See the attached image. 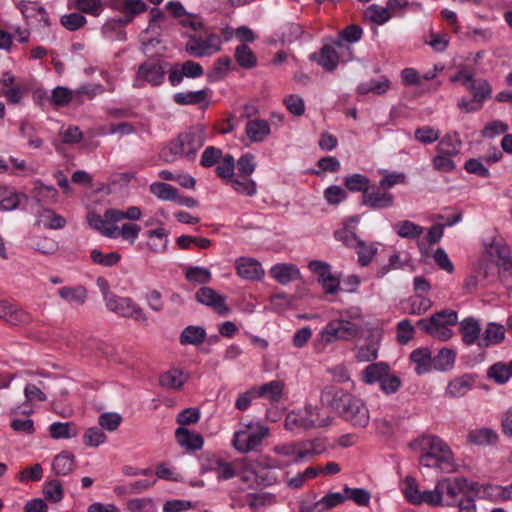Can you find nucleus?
I'll list each match as a JSON object with an SVG mask.
<instances>
[{
	"instance_id": "1",
	"label": "nucleus",
	"mask_w": 512,
	"mask_h": 512,
	"mask_svg": "<svg viewBox=\"0 0 512 512\" xmlns=\"http://www.w3.org/2000/svg\"><path fill=\"white\" fill-rule=\"evenodd\" d=\"M320 402L355 428H366L369 425L370 414L365 402L341 387L324 386Z\"/></svg>"
},
{
	"instance_id": "2",
	"label": "nucleus",
	"mask_w": 512,
	"mask_h": 512,
	"mask_svg": "<svg viewBox=\"0 0 512 512\" xmlns=\"http://www.w3.org/2000/svg\"><path fill=\"white\" fill-rule=\"evenodd\" d=\"M205 139L206 129L204 125L190 126L186 131L179 133L176 139L170 141L162 149L160 158L166 163L173 162L176 156L193 161L198 150L204 145Z\"/></svg>"
},
{
	"instance_id": "3",
	"label": "nucleus",
	"mask_w": 512,
	"mask_h": 512,
	"mask_svg": "<svg viewBox=\"0 0 512 512\" xmlns=\"http://www.w3.org/2000/svg\"><path fill=\"white\" fill-rule=\"evenodd\" d=\"M343 185L346 192L362 193L361 205L373 210L388 209L394 205L395 197L390 192H380L374 189L370 179L361 173L344 177Z\"/></svg>"
},
{
	"instance_id": "4",
	"label": "nucleus",
	"mask_w": 512,
	"mask_h": 512,
	"mask_svg": "<svg viewBox=\"0 0 512 512\" xmlns=\"http://www.w3.org/2000/svg\"><path fill=\"white\" fill-rule=\"evenodd\" d=\"M457 322V312L450 309H444L440 312L434 313L429 318H422L418 320L416 326L433 338L447 341L453 334L449 326H453L457 324Z\"/></svg>"
},
{
	"instance_id": "5",
	"label": "nucleus",
	"mask_w": 512,
	"mask_h": 512,
	"mask_svg": "<svg viewBox=\"0 0 512 512\" xmlns=\"http://www.w3.org/2000/svg\"><path fill=\"white\" fill-rule=\"evenodd\" d=\"M107 8L122 14L121 17L109 19L105 29L116 30L133 22L136 16L145 12L148 5L143 0H106Z\"/></svg>"
},
{
	"instance_id": "6",
	"label": "nucleus",
	"mask_w": 512,
	"mask_h": 512,
	"mask_svg": "<svg viewBox=\"0 0 512 512\" xmlns=\"http://www.w3.org/2000/svg\"><path fill=\"white\" fill-rule=\"evenodd\" d=\"M107 308L121 317L133 318L140 324L147 326L148 318L142 309L128 297H120L112 290H103Z\"/></svg>"
},
{
	"instance_id": "7",
	"label": "nucleus",
	"mask_w": 512,
	"mask_h": 512,
	"mask_svg": "<svg viewBox=\"0 0 512 512\" xmlns=\"http://www.w3.org/2000/svg\"><path fill=\"white\" fill-rule=\"evenodd\" d=\"M491 257L497 258L498 278L504 288H512V257L510 248L502 241H493L486 247Z\"/></svg>"
},
{
	"instance_id": "8",
	"label": "nucleus",
	"mask_w": 512,
	"mask_h": 512,
	"mask_svg": "<svg viewBox=\"0 0 512 512\" xmlns=\"http://www.w3.org/2000/svg\"><path fill=\"white\" fill-rule=\"evenodd\" d=\"M361 326L355 322L344 319L330 321L321 331V339L326 343L337 340H352L360 336Z\"/></svg>"
},
{
	"instance_id": "9",
	"label": "nucleus",
	"mask_w": 512,
	"mask_h": 512,
	"mask_svg": "<svg viewBox=\"0 0 512 512\" xmlns=\"http://www.w3.org/2000/svg\"><path fill=\"white\" fill-rule=\"evenodd\" d=\"M345 53H338L334 49L333 45H323L318 52H314L309 55V59L312 62L317 63L326 72H334L340 62H347L354 58L353 50L349 47H345Z\"/></svg>"
},
{
	"instance_id": "10",
	"label": "nucleus",
	"mask_w": 512,
	"mask_h": 512,
	"mask_svg": "<svg viewBox=\"0 0 512 512\" xmlns=\"http://www.w3.org/2000/svg\"><path fill=\"white\" fill-rule=\"evenodd\" d=\"M410 447L415 450L427 451L445 464H450L453 460L449 446L435 435H422L412 441Z\"/></svg>"
},
{
	"instance_id": "11",
	"label": "nucleus",
	"mask_w": 512,
	"mask_h": 512,
	"mask_svg": "<svg viewBox=\"0 0 512 512\" xmlns=\"http://www.w3.org/2000/svg\"><path fill=\"white\" fill-rule=\"evenodd\" d=\"M169 63L159 59L150 58L138 66L137 79L149 83L151 86H160L164 83L166 75V66Z\"/></svg>"
},
{
	"instance_id": "12",
	"label": "nucleus",
	"mask_w": 512,
	"mask_h": 512,
	"mask_svg": "<svg viewBox=\"0 0 512 512\" xmlns=\"http://www.w3.org/2000/svg\"><path fill=\"white\" fill-rule=\"evenodd\" d=\"M204 74L202 65L193 60H187L183 63H175L168 71V79L171 86H178L184 79L198 78Z\"/></svg>"
},
{
	"instance_id": "13",
	"label": "nucleus",
	"mask_w": 512,
	"mask_h": 512,
	"mask_svg": "<svg viewBox=\"0 0 512 512\" xmlns=\"http://www.w3.org/2000/svg\"><path fill=\"white\" fill-rule=\"evenodd\" d=\"M308 268L317 276L318 283L322 288H340V275L332 274L331 267L327 262L311 260L308 264Z\"/></svg>"
},
{
	"instance_id": "14",
	"label": "nucleus",
	"mask_w": 512,
	"mask_h": 512,
	"mask_svg": "<svg viewBox=\"0 0 512 512\" xmlns=\"http://www.w3.org/2000/svg\"><path fill=\"white\" fill-rule=\"evenodd\" d=\"M465 485V477L444 478L438 481V488L441 492V500L443 501V496L446 495L448 498L446 505L455 506L458 501V495L463 494L465 490Z\"/></svg>"
},
{
	"instance_id": "15",
	"label": "nucleus",
	"mask_w": 512,
	"mask_h": 512,
	"mask_svg": "<svg viewBox=\"0 0 512 512\" xmlns=\"http://www.w3.org/2000/svg\"><path fill=\"white\" fill-rule=\"evenodd\" d=\"M269 274L280 285L302 279L298 266L293 263H277L270 268Z\"/></svg>"
},
{
	"instance_id": "16",
	"label": "nucleus",
	"mask_w": 512,
	"mask_h": 512,
	"mask_svg": "<svg viewBox=\"0 0 512 512\" xmlns=\"http://www.w3.org/2000/svg\"><path fill=\"white\" fill-rule=\"evenodd\" d=\"M237 274L247 280H261L265 274L259 261L254 258L240 257L236 260Z\"/></svg>"
},
{
	"instance_id": "17",
	"label": "nucleus",
	"mask_w": 512,
	"mask_h": 512,
	"mask_svg": "<svg viewBox=\"0 0 512 512\" xmlns=\"http://www.w3.org/2000/svg\"><path fill=\"white\" fill-rule=\"evenodd\" d=\"M195 298L199 303L211 307L220 315H226L229 312L226 298L216 293V290H197Z\"/></svg>"
},
{
	"instance_id": "18",
	"label": "nucleus",
	"mask_w": 512,
	"mask_h": 512,
	"mask_svg": "<svg viewBox=\"0 0 512 512\" xmlns=\"http://www.w3.org/2000/svg\"><path fill=\"white\" fill-rule=\"evenodd\" d=\"M325 451L326 444L323 439L315 438L309 441H304L298 444L295 461L299 462L304 459H310L316 455L324 453Z\"/></svg>"
},
{
	"instance_id": "19",
	"label": "nucleus",
	"mask_w": 512,
	"mask_h": 512,
	"mask_svg": "<svg viewBox=\"0 0 512 512\" xmlns=\"http://www.w3.org/2000/svg\"><path fill=\"white\" fill-rule=\"evenodd\" d=\"M175 438L180 446L190 451L200 450L204 444V439L201 434L190 432L185 427L176 429Z\"/></svg>"
},
{
	"instance_id": "20",
	"label": "nucleus",
	"mask_w": 512,
	"mask_h": 512,
	"mask_svg": "<svg viewBox=\"0 0 512 512\" xmlns=\"http://www.w3.org/2000/svg\"><path fill=\"white\" fill-rule=\"evenodd\" d=\"M0 318L12 325H18L26 322L28 315L16 304L2 300L0 301Z\"/></svg>"
},
{
	"instance_id": "21",
	"label": "nucleus",
	"mask_w": 512,
	"mask_h": 512,
	"mask_svg": "<svg viewBox=\"0 0 512 512\" xmlns=\"http://www.w3.org/2000/svg\"><path fill=\"white\" fill-rule=\"evenodd\" d=\"M409 359L415 364V372L418 375L429 372L433 365V357L431 351L427 347H420L413 350Z\"/></svg>"
},
{
	"instance_id": "22",
	"label": "nucleus",
	"mask_w": 512,
	"mask_h": 512,
	"mask_svg": "<svg viewBox=\"0 0 512 512\" xmlns=\"http://www.w3.org/2000/svg\"><path fill=\"white\" fill-rule=\"evenodd\" d=\"M505 338V328L501 324L490 322L477 343L480 348L500 344Z\"/></svg>"
},
{
	"instance_id": "23",
	"label": "nucleus",
	"mask_w": 512,
	"mask_h": 512,
	"mask_svg": "<svg viewBox=\"0 0 512 512\" xmlns=\"http://www.w3.org/2000/svg\"><path fill=\"white\" fill-rule=\"evenodd\" d=\"M475 374H464L460 377H457L449 382L447 386V394L451 397H462L471 390L475 379Z\"/></svg>"
},
{
	"instance_id": "24",
	"label": "nucleus",
	"mask_w": 512,
	"mask_h": 512,
	"mask_svg": "<svg viewBox=\"0 0 512 512\" xmlns=\"http://www.w3.org/2000/svg\"><path fill=\"white\" fill-rule=\"evenodd\" d=\"M253 388L257 397L265 398L271 403H277L282 398L284 383L279 380H273Z\"/></svg>"
},
{
	"instance_id": "25",
	"label": "nucleus",
	"mask_w": 512,
	"mask_h": 512,
	"mask_svg": "<svg viewBox=\"0 0 512 512\" xmlns=\"http://www.w3.org/2000/svg\"><path fill=\"white\" fill-rule=\"evenodd\" d=\"M401 305L404 312L411 315H421L431 307L432 302L422 294H415L402 301Z\"/></svg>"
},
{
	"instance_id": "26",
	"label": "nucleus",
	"mask_w": 512,
	"mask_h": 512,
	"mask_svg": "<svg viewBox=\"0 0 512 512\" xmlns=\"http://www.w3.org/2000/svg\"><path fill=\"white\" fill-rule=\"evenodd\" d=\"M390 366L386 362H376L369 364L362 372V380L366 384H374L384 379L389 374Z\"/></svg>"
},
{
	"instance_id": "27",
	"label": "nucleus",
	"mask_w": 512,
	"mask_h": 512,
	"mask_svg": "<svg viewBox=\"0 0 512 512\" xmlns=\"http://www.w3.org/2000/svg\"><path fill=\"white\" fill-rule=\"evenodd\" d=\"M460 333L462 335V340L466 345H472L479 342L481 327L479 322L473 317L465 318L460 322L459 327Z\"/></svg>"
},
{
	"instance_id": "28",
	"label": "nucleus",
	"mask_w": 512,
	"mask_h": 512,
	"mask_svg": "<svg viewBox=\"0 0 512 512\" xmlns=\"http://www.w3.org/2000/svg\"><path fill=\"white\" fill-rule=\"evenodd\" d=\"M35 225H43L47 229H61L65 227L66 219L60 214H57L53 209L43 208L38 213V219Z\"/></svg>"
},
{
	"instance_id": "29",
	"label": "nucleus",
	"mask_w": 512,
	"mask_h": 512,
	"mask_svg": "<svg viewBox=\"0 0 512 512\" xmlns=\"http://www.w3.org/2000/svg\"><path fill=\"white\" fill-rule=\"evenodd\" d=\"M245 132L252 142H262L270 134V126L266 120H250L246 124Z\"/></svg>"
},
{
	"instance_id": "30",
	"label": "nucleus",
	"mask_w": 512,
	"mask_h": 512,
	"mask_svg": "<svg viewBox=\"0 0 512 512\" xmlns=\"http://www.w3.org/2000/svg\"><path fill=\"white\" fill-rule=\"evenodd\" d=\"M106 6V0H72L69 8L76 11L98 17L103 12Z\"/></svg>"
},
{
	"instance_id": "31",
	"label": "nucleus",
	"mask_w": 512,
	"mask_h": 512,
	"mask_svg": "<svg viewBox=\"0 0 512 512\" xmlns=\"http://www.w3.org/2000/svg\"><path fill=\"white\" fill-rule=\"evenodd\" d=\"M52 468L58 476L68 475L75 468V456L68 451H62L54 458Z\"/></svg>"
},
{
	"instance_id": "32",
	"label": "nucleus",
	"mask_w": 512,
	"mask_h": 512,
	"mask_svg": "<svg viewBox=\"0 0 512 512\" xmlns=\"http://www.w3.org/2000/svg\"><path fill=\"white\" fill-rule=\"evenodd\" d=\"M487 377L497 384H505L512 377V360L508 363L497 362L491 365L487 371Z\"/></svg>"
},
{
	"instance_id": "33",
	"label": "nucleus",
	"mask_w": 512,
	"mask_h": 512,
	"mask_svg": "<svg viewBox=\"0 0 512 512\" xmlns=\"http://www.w3.org/2000/svg\"><path fill=\"white\" fill-rule=\"evenodd\" d=\"M467 90L473 97V102L481 104L485 99L491 98L492 86L486 79H477L475 82L470 83Z\"/></svg>"
},
{
	"instance_id": "34",
	"label": "nucleus",
	"mask_w": 512,
	"mask_h": 512,
	"mask_svg": "<svg viewBox=\"0 0 512 512\" xmlns=\"http://www.w3.org/2000/svg\"><path fill=\"white\" fill-rule=\"evenodd\" d=\"M209 45L204 42L200 35H189L188 41L185 44V52L195 58H202L209 55Z\"/></svg>"
},
{
	"instance_id": "35",
	"label": "nucleus",
	"mask_w": 512,
	"mask_h": 512,
	"mask_svg": "<svg viewBox=\"0 0 512 512\" xmlns=\"http://www.w3.org/2000/svg\"><path fill=\"white\" fill-rule=\"evenodd\" d=\"M205 338L206 331L203 327L189 325L182 331L179 341L182 345H199Z\"/></svg>"
},
{
	"instance_id": "36",
	"label": "nucleus",
	"mask_w": 512,
	"mask_h": 512,
	"mask_svg": "<svg viewBox=\"0 0 512 512\" xmlns=\"http://www.w3.org/2000/svg\"><path fill=\"white\" fill-rule=\"evenodd\" d=\"M234 58L237 64L244 69H252L257 65V57L247 44L236 47Z\"/></svg>"
},
{
	"instance_id": "37",
	"label": "nucleus",
	"mask_w": 512,
	"mask_h": 512,
	"mask_svg": "<svg viewBox=\"0 0 512 512\" xmlns=\"http://www.w3.org/2000/svg\"><path fill=\"white\" fill-rule=\"evenodd\" d=\"M210 90L208 88L187 93L179 92L174 94L173 100L178 105H195L204 102Z\"/></svg>"
},
{
	"instance_id": "38",
	"label": "nucleus",
	"mask_w": 512,
	"mask_h": 512,
	"mask_svg": "<svg viewBox=\"0 0 512 512\" xmlns=\"http://www.w3.org/2000/svg\"><path fill=\"white\" fill-rule=\"evenodd\" d=\"M231 58L229 56H223L214 62L213 68L207 73L208 82H219L223 80L228 72L231 70Z\"/></svg>"
},
{
	"instance_id": "39",
	"label": "nucleus",
	"mask_w": 512,
	"mask_h": 512,
	"mask_svg": "<svg viewBox=\"0 0 512 512\" xmlns=\"http://www.w3.org/2000/svg\"><path fill=\"white\" fill-rule=\"evenodd\" d=\"M379 347V341L371 336L365 345L358 348L355 357L359 362H372L378 357Z\"/></svg>"
},
{
	"instance_id": "40",
	"label": "nucleus",
	"mask_w": 512,
	"mask_h": 512,
	"mask_svg": "<svg viewBox=\"0 0 512 512\" xmlns=\"http://www.w3.org/2000/svg\"><path fill=\"white\" fill-rule=\"evenodd\" d=\"M498 440L497 433L491 428L472 430L468 434V441L476 445H491Z\"/></svg>"
},
{
	"instance_id": "41",
	"label": "nucleus",
	"mask_w": 512,
	"mask_h": 512,
	"mask_svg": "<svg viewBox=\"0 0 512 512\" xmlns=\"http://www.w3.org/2000/svg\"><path fill=\"white\" fill-rule=\"evenodd\" d=\"M185 382L183 372L178 369H170L159 377V384L164 388L180 389Z\"/></svg>"
},
{
	"instance_id": "42",
	"label": "nucleus",
	"mask_w": 512,
	"mask_h": 512,
	"mask_svg": "<svg viewBox=\"0 0 512 512\" xmlns=\"http://www.w3.org/2000/svg\"><path fill=\"white\" fill-rule=\"evenodd\" d=\"M358 255V263L360 266H368L375 255L377 254L378 248L375 243L367 244L365 241L359 239L357 246L354 247Z\"/></svg>"
},
{
	"instance_id": "43",
	"label": "nucleus",
	"mask_w": 512,
	"mask_h": 512,
	"mask_svg": "<svg viewBox=\"0 0 512 512\" xmlns=\"http://www.w3.org/2000/svg\"><path fill=\"white\" fill-rule=\"evenodd\" d=\"M53 439H69L77 436L76 426L72 422H54L49 427Z\"/></svg>"
},
{
	"instance_id": "44",
	"label": "nucleus",
	"mask_w": 512,
	"mask_h": 512,
	"mask_svg": "<svg viewBox=\"0 0 512 512\" xmlns=\"http://www.w3.org/2000/svg\"><path fill=\"white\" fill-rule=\"evenodd\" d=\"M397 234L401 238L405 239H416L421 236L424 229L422 226L415 224L410 220H403L396 224L395 226Z\"/></svg>"
},
{
	"instance_id": "45",
	"label": "nucleus",
	"mask_w": 512,
	"mask_h": 512,
	"mask_svg": "<svg viewBox=\"0 0 512 512\" xmlns=\"http://www.w3.org/2000/svg\"><path fill=\"white\" fill-rule=\"evenodd\" d=\"M150 192L161 200L174 201L178 197V189L164 182H154L150 185Z\"/></svg>"
},
{
	"instance_id": "46",
	"label": "nucleus",
	"mask_w": 512,
	"mask_h": 512,
	"mask_svg": "<svg viewBox=\"0 0 512 512\" xmlns=\"http://www.w3.org/2000/svg\"><path fill=\"white\" fill-rule=\"evenodd\" d=\"M365 19L372 23L383 25L391 18V13L388 8L379 6L377 4H371L364 13Z\"/></svg>"
},
{
	"instance_id": "47",
	"label": "nucleus",
	"mask_w": 512,
	"mask_h": 512,
	"mask_svg": "<svg viewBox=\"0 0 512 512\" xmlns=\"http://www.w3.org/2000/svg\"><path fill=\"white\" fill-rule=\"evenodd\" d=\"M459 152L458 149L454 147L452 150H446L444 152H440V154L436 155L433 158V165L435 169L442 172H450L455 169V163L451 159L452 156L457 155Z\"/></svg>"
},
{
	"instance_id": "48",
	"label": "nucleus",
	"mask_w": 512,
	"mask_h": 512,
	"mask_svg": "<svg viewBox=\"0 0 512 512\" xmlns=\"http://www.w3.org/2000/svg\"><path fill=\"white\" fill-rule=\"evenodd\" d=\"M185 278L193 284L206 285L211 281V273L207 268L191 266L186 268Z\"/></svg>"
},
{
	"instance_id": "49",
	"label": "nucleus",
	"mask_w": 512,
	"mask_h": 512,
	"mask_svg": "<svg viewBox=\"0 0 512 512\" xmlns=\"http://www.w3.org/2000/svg\"><path fill=\"white\" fill-rule=\"evenodd\" d=\"M455 357V352L452 349L442 348L438 354L433 357V366L439 371H446L453 367Z\"/></svg>"
},
{
	"instance_id": "50",
	"label": "nucleus",
	"mask_w": 512,
	"mask_h": 512,
	"mask_svg": "<svg viewBox=\"0 0 512 512\" xmlns=\"http://www.w3.org/2000/svg\"><path fill=\"white\" fill-rule=\"evenodd\" d=\"M406 176L404 173L385 172L384 176L380 179L378 185H373L374 189L380 192H388L387 190L396 184L405 183Z\"/></svg>"
},
{
	"instance_id": "51",
	"label": "nucleus",
	"mask_w": 512,
	"mask_h": 512,
	"mask_svg": "<svg viewBox=\"0 0 512 512\" xmlns=\"http://www.w3.org/2000/svg\"><path fill=\"white\" fill-rule=\"evenodd\" d=\"M404 483L405 487L403 489V494L407 501L413 505H421V491L418 488L416 479L408 475L405 477Z\"/></svg>"
},
{
	"instance_id": "52",
	"label": "nucleus",
	"mask_w": 512,
	"mask_h": 512,
	"mask_svg": "<svg viewBox=\"0 0 512 512\" xmlns=\"http://www.w3.org/2000/svg\"><path fill=\"white\" fill-rule=\"evenodd\" d=\"M60 23L69 31H77L87 23V19L78 11L61 16Z\"/></svg>"
},
{
	"instance_id": "53",
	"label": "nucleus",
	"mask_w": 512,
	"mask_h": 512,
	"mask_svg": "<svg viewBox=\"0 0 512 512\" xmlns=\"http://www.w3.org/2000/svg\"><path fill=\"white\" fill-rule=\"evenodd\" d=\"M43 494L45 499L52 503L61 501L64 496L61 482L57 479L49 481L43 488Z\"/></svg>"
},
{
	"instance_id": "54",
	"label": "nucleus",
	"mask_w": 512,
	"mask_h": 512,
	"mask_svg": "<svg viewBox=\"0 0 512 512\" xmlns=\"http://www.w3.org/2000/svg\"><path fill=\"white\" fill-rule=\"evenodd\" d=\"M90 257L95 264L106 267L116 265L121 259V255L118 252H110L105 255L98 249H93L91 251Z\"/></svg>"
},
{
	"instance_id": "55",
	"label": "nucleus",
	"mask_w": 512,
	"mask_h": 512,
	"mask_svg": "<svg viewBox=\"0 0 512 512\" xmlns=\"http://www.w3.org/2000/svg\"><path fill=\"white\" fill-rule=\"evenodd\" d=\"M344 495L346 499L353 500L359 506H367L370 502V492L363 488L344 487Z\"/></svg>"
},
{
	"instance_id": "56",
	"label": "nucleus",
	"mask_w": 512,
	"mask_h": 512,
	"mask_svg": "<svg viewBox=\"0 0 512 512\" xmlns=\"http://www.w3.org/2000/svg\"><path fill=\"white\" fill-rule=\"evenodd\" d=\"M235 160L231 154H226L222 162L216 167V174L222 179L230 182L234 178Z\"/></svg>"
},
{
	"instance_id": "57",
	"label": "nucleus",
	"mask_w": 512,
	"mask_h": 512,
	"mask_svg": "<svg viewBox=\"0 0 512 512\" xmlns=\"http://www.w3.org/2000/svg\"><path fill=\"white\" fill-rule=\"evenodd\" d=\"M317 166L319 167L320 170L313 169L310 171L312 174H315L317 176L322 175V173L324 172H338L341 167L339 160L334 156H326L320 158L317 162Z\"/></svg>"
},
{
	"instance_id": "58",
	"label": "nucleus",
	"mask_w": 512,
	"mask_h": 512,
	"mask_svg": "<svg viewBox=\"0 0 512 512\" xmlns=\"http://www.w3.org/2000/svg\"><path fill=\"white\" fill-rule=\"evenodd\" d=\"M346 500V496L340 492H328L324 497H322L318 504L321 505L319 508V512H324L330 510L342 503Z\"/></svg>"
},
{
	"instance_id": "59",
	"label": "nucleus",
	"mask_w": 512,
	"mask_h": 512,
	"mask_svg": "<svg viewBox=\"0 0 512 512\" xmlns=\"http://www.w3.org/2000/svg\"><path fill=\"white\" fill-rule=\"evenodd\" d=\"M415 328L409 319H403L397 324V341L401 345L407 344L414 337Z\"/></svg>"
},
{
	"instance_id": "60",
	"label": "nucleus",
	"mask_w": 512,
	"mask_h": 512,
	"mask_svg": "<svg viewBox=\"0 0 512 512\" xmlns=\"http://www.w3.org/2000/svg\"><path fill=\"white\" fill-rule=\"evenodd\" d=\"M347 197L346 190L337 185H331L324 190V198L330 205H338L345 201Z\"/></svg>"
},
{
	"instance_id": "61",
	"label": "nucleus",
	"mask_w": 512,
	"mask_h": 512,
	"mask_svg": "<svg viewBox=\"0 0 512 512\" xmlns=\"http://www.w3.org/2000/svg\"><path fill=\"white\" fill-rule=\"evenodd\" d=\"M269 434L267 427L261 426L258 431L249 433L247 432L245 449L250 452L256 450L261 444L264 438Z\"/></svg>"
},
{
	"instance_id": "62",
	"label": "nucleus",
	"mask_w": 512,
	"mask_h": 512,
	"mask_svg": "<svg viewBox=\"0 0 512 512\" xmlns=\"http://www.w3.org/2000/svg\"><path fill=\"white\" fill-rule=\"evenodd\" d=\"M107 439L106 434L98 427H90L83 435V442L87 446L98 447Z\"/></svg>"
},
{
	"instance_id": "63",
	"label": "nucleus",
	"mask_w": 512,
	"mask_h": 512,
	"mask_svg": "<svg viewBox=\"0 0 512 512\" xmlns=\"http://www.w3.org/2000/svg\"><path fill=\"white\" fill-rule=\"evenodd\" d=\"M121 422V415L115 412L102 413L98 418L99 425L107 431L116 430L121 424Z\"/></svg>"
},
{
	"instance_id": "64",
	"label": "nucleus",
	"mask_w": 512,
	"mask_h": 512,
	"mask_svg": "<svg viewBox=\"0 0 512 512\" xmlns=\"http://www.w3.org/2000/svg\"><path fill=\"white\" fill-rule=\"evenodd\" d=\"M50 98L51 104L63 107L72 101V91L66 87L57 86L53 89Z\"/></svg>"
}]
</instances>
